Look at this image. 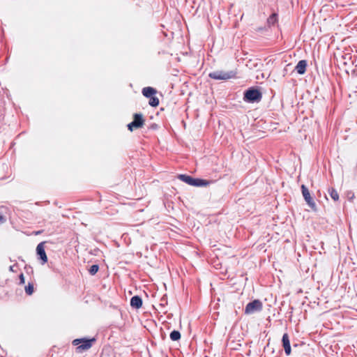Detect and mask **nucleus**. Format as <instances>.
I'll return each instance as SVG.
<instances>
[{"label":"nucleus","instance_id":"obj_1","mask_svg":"<svg viewBox=\"0 0 357 357\" xmlns=\"http://www.w3.org/2000/svg\"><path fill=\"white\" fill-rule=\"evenodd\" d=\"M95 341L96 340L94 338H80L74 340L72 344L74 346H77L76 351L79 353L89 349Z\"/></svg>","mask_w":357,"mask_h":357},{"label":"nucleus","instance_id":"obj_2","mask_svg":"<svg viewBox=\"0 0 357 357\" xmlns=\"http://www.w3.org/2000/svg\"><path fill=\"white\" fill-rule=\"evenodd\" d=\"M209 77L216 80H227L236 77V71L216 70L209 73Z\"/></svg>","mask_w":357,"mask_h":357},{"label":"nucleus","instance_id":"obj_3","mask_svg":"<svg viewBox=\"0 0 357 357\" xmlns=\"http://www.w3.org/2000/svg\"><path fill=\"white\" fill-rule=\"evenodd\" d=\"M145 124V119L141 113H135L133 114V121L128 125V129L133 131L134 129H139Z\"/></svg>","mask_w":357,"mask_h":357},{"label":"nucleus","instance_id":"obj_4","mask_svg":"<svg viewBox=\"0 0 357 357\" xmlns=\"http://www.w3.org/2000/svg\"><path fill=\"white\" fill-rule=\"evenodd\" d=\"M263 309V303L259 299H255L247 304L245 308V314H251L256 312H260Z\"/></svg>","mask_w":357,"mask_h":357},{"label":"nucleus","instance_id":"obj_5","mask_svg":"<svg viewBox=\"0 0 357 357\" xmlns=\"http://www.w3.org/2000/svg\"><path fill=\"white\" fill-rule=\"evenodd\" d=\"M262 95L258 89H250L244 93V100L248 102H259L261 100Z\"/></svg>","mask_w":357,"mask_h":357},{"label":"nucleus","instance_id":"obj_6","mask_svg":"<svg viewBox=\"0 0 357 357\" xmlns=\"http://www.w3.org/2000/svg\"><path fill=\"white\" fill-rule=\"evenodd\" d=\"M301 191L302 195L303 196V198L307 205L311 208V209L314 211H317V205L312 198V197L310 195V192L307 188L305 185H301Z\"/></svg>","mask_w":357,"mask_h":357},{"label":"nucleus","instance_id":"obj_7","mask_svg":"<svg viewBox=\"0 0 357 357\" xmlns=\"http://www.w3.org/2000/svg\"><path fill=\"white\" fill-rule=\"evenodd\" d=\"M45 242L40 243L36 248L37 255L42 260L43 264L47 262V257L45 251Z\"/></svg>","mask_w":357,"mask_h":357},{"label":"nucleus","instance_id":"obj_8","mask_svg":"<svg viewBox=\"0 0 357 357\" xmlns=\"http://www.w3.org/2000/svg\"><path fill=\"white\" fill-rule=\"evenodd\" d=\"M282 346L284 347L287 356H289L291 352L289 337L287 333H284L282 336Z\"/></svg>","mask_w":357,"mask_h":357},{"label":"nucleus","instance_id":"obj_9","mask_svg":"<svg viewBox=\"0 0 357 357\" xmlns=\"http://www.w3.org/2000/svg\"><path fill=\"white\" fill-rule=\"evenodd\" d=\"M213 183L212 181H208L202 178H192V186H208Z\"/></svg>","mask_w":357,"mask_h":357},{"label":"nucleus","instance_id":"obj_10","mask_svg":"<svg viewBox=\"0 0 357 357\" xmlns=\"http://www.w3.org/2000/svg\"><path fill=\"white\" fill-rule=\"evenodd\" d=\"M307 68V61L305 60H301L295 67V70L300 75H303L305 73Z\"/></svg>","mask_w":357,"mask_h":357},{"label":"nucleus","instance_id":"obj_11","mask_svg":"<svg viewBox=\"0 0 357 357\" xmlns=\"http://www.w3.org/2000/svg\"><path fill=\"white\" fill-rule=\"evenodd\" d=\"M142 94L146 98H151L157 93V90L151 86H146L142 89Z\"/></svg>","mask_w":357,"mask_h":357},{"label":"nucleus","instance_id":"obj_12","mask_svg":"<svg viewBox=\"0 0 357 357\" xmlns=\"http://www.w3.org/2000/svg\"><path fill=\"white\" fill-rule=\"evenodd\" d=\"M130 305L135 309H139L142 305V300L141 297L139 296L132 297L130 300Z\"/></svg>","mask_w":357,"mask_h":357},{"label":"nucleus","instance_id":"obj_13","mask_svg":"<svg viewBox=\"0 0 357 357\" xmlns=\"http://www.w3.org/2000/svg\"><path fill=\"white\" fill-rule=\"evenodd\" d=\"M177 178L190 185H192L193 178L190 176L186 174H178Z\"/></svg>","mask_w":357,"mask_h":357},{"label":"nucleus","instance_id":"obj_14","mask_svg":"<svg viewBox=\"0 0 357 357\" xmlns=\"http://www.w3.org/2000/svg\"><path fill=\"white\" fill-rule=\"evenodd\" d=\"M328 193H329L331 197L335 202H337L339 200V194H338V192H337L336 190H335L334 188H331L328 190Z\"/></svg>","mask_w":357,"mask_h":357},{"label":"nucleus","instance_id":"obj_15","mask_svg":"<svg viewBox=\"0 0 357 357\" xmlns=\"http://www.w3.org/2000/svg\"><path fill=\"white\" fill-rule=\"evenodd\" d=\"M160 101L158 98H157L155 96L149 98V104L153 107H156L159 105Z\"/></svg>","mask_w":357,"mask_h":357},{"label":"nucleus","instance_id":"obj_16","mask_svg":"<svg viewBox=\"0 0 357 357\" xmlns=\"http://www.w3.org/2000/svg\"><path fill=\"white\" fill-rule=\"evenodd\" d=\"M169 336L172 340L177 341L181 338V333L178 331H173L172 332H171Z\"/></svg>","mask_w":357,"mask_h":357},{"label":"nucleus","instance_id":"obj_17","mask_svg":"<svg viewBox=\"0 0 357 357\" xmlns=\"http://www.w3.org/2000/svg\"><path fill=\"white\" fill-rule=\"evenodd\" d=\"M25 291L26 294L31 295L34 291V285L33 283L29 282L25 287Z\"/></svg>","mask_w":357,"mask_h":357},{"label":"nucleus","instance_id":"obj_18","mask_svg":"<svg viewBox=\"0 0 357 357\" xmlns=\"http://www.w3.org/2000/svg\"><path fill=\"white\" fill-rule=\"evenodd\" d=\"M268 24L273 25L277 22V15L275 13L272 14L267 20Z\"/></svg>","mask_w":357,"mask_h":357},{"label":"nucleus","instance_id":"obj_19","mask_svg":"<svg viewBox=\"0 0 357 357\" xmlns=\"http://www.w3.org/2000/svg\"><path fill=\"white\" fill-rule=\"evenodd\" d=\"M99 270V266L97 264H94V265H92L89 270V272L91 275H95Z\"/></svg>","mask_w":357,"mask_h":357},{"label":"nucleus","instance_id":"obj_20","mask_svg":"<svg viewBox=\"0 0 357 357\" xmlns=\"http://www.w3.org/2000/svg\"><path fill=\"white\" fill-rule=\"evenodd\" d=\"M4 222V218L3 216H0V224L3 223Z\"/></svg>","mask_w":357,"mask_h":357},{"label":"nucleus","instance_id":"obj_21","mask_svg":"<svg viewBox=\"0 0 357 357\" xmlns=\"http://www.w3.org/2000/svg\"><path fill=\"white\" fill-rule=\"evenodd\" d=\"M19 279L20 280V282L22 283V273L20 274Z\"/></svg>","mask_w":357,"mask_h":357},{"label":"nucleus","instance_id":"obj_22","mask_svg":"<svg viewBox=\"0 0 357 357\" xmlns=\"http://www.w3.org/2000/svg\"><path fill=\"white\" fill-rule=\"evenodd\" d=\"M10 271H15V270H14V266H11L10 267Z\"/></svg>","mask_w":357,"mask_h":357}]
</instances>
